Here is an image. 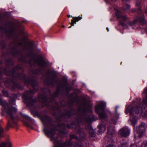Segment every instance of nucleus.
I'll return each instance as SVG.
<instances>
[{
    "label": "nucleus",
    "instance_id": "1",
    "mask_svg": "<svg viewBox=\"0 0 147 147\" xmlns=\"http://www.w3.org/2000/svg\"><path fill=\"white\" fill-rule=\"evenodd\" d=\"M145 96L143 100V104L142 107L140 104V100H138L131 105H129L125 110V113L127 114L129 113L130 115V119L132 123L135 125L137 122V118L134 116L135 115L141 114L145 115L146 113V108H147V89L145 88L142 94Z\"/></svg>",
    "mask_w": 147,
    "mask_h": 147
},
{
    "label": "nucleus",
    "instance_id": "2",
    "mask_svg": "<svg viewBox=\"0 0 147 147\" xmlns=\"http://www.w3.org/2000/svg\"><path fill=\"white\" fill-rule=\"evenodd\" d=\"M1 30L3 33L8 35L16 34L23 37L29 36L26 32L24 31L23 27L20 23L17 21H16L13 25H11L8 26L7 28H3Z\"/></svg>",
    "mask_w": 147,
    "mask_h": 147
},
{
    "label": "nucleus",
    "instance_id": "3",
    "mask_svg": "<svg viewBox=\"0 0 147 147\" xmlns=\"http://www.w3.org/2000/svg\"><path fill=\"white\" fill-rule=\"evenodd\" d=\"M1 104L4 109L7 116L10 118V119L8 121L7 127H11L13 124H16V121L13 115L17 111V109L16 107L9 106L5 100L3 101Z\"/></svg>",
    "mask_w": 147,
    "mask_h": 147
},
{
    "label": "nucleus",
    "instance_id": "4",
    "mask_svg": "<svg viewBox=\"0 0 147 147\" xmlns=\"http://www.w3.org/2000/svg\"><path fill=\"white\" fill-rule=\"evenodd\" d=\"M36 90L35 92L33 90H30L29 91H26L23 94L22 97L24 99V102L28 104L32 105L33 103L36 102V100L32 99V94H34L37 92Z\"/></svg>",
    "mask_w": 147,
    "mask_h": 147
},
{
    "label": "nucleus",
    "instance_id": "5",
    "mask_svg": "<svg viewBox=\"0 0 147 147\" xmlns=\"http://www.w3.org/2000/svg\"><path fill=\"white\" fill-rule=\"evenodd\" d=\"M116 15L118 19H120L119 22L120 25L125 29H128L127 25L123 21H125L129 19V18L126 15H122L121 12L119 10H117L116 11Z\"/></svg>",
    "mask_w": 147,
    "mask_h": 147
},
{
    "label": "nucleus",
    "instance_id": "6",
    "mask_svg": "<svg viewBox=\"0 0 147 147\" xmlns=\"http://www.w3.org/2000/svg\"><path fill=\"white\" fill-rule=\"evenodd\" d=\"M136 130L137 133L138 134V136L139 137H141L146 130L145 123H142L140 125L137 127Z\"/></svg>",
    "mask_w": 147,
    "mask_h": 147
},
{
    "label": "nucleus",
    "instance_id": "7",
    "mask_svg": "<svg viewBox=\"0 0 147 147\" xmlns=\"http://www.w3.org/2000/svg\"><path fill=\"white\" fill-rule=\"evenodd\" d=\"M129 130L127 128L123 127L120 130L119 134L121 137H126L129 135Z\"/></svg>",
    "mask_w": 147,
    "mask_h": 147
},
{
    "label": "nucleus",
    "instance_id": "8",
    "mask_svg": "<svg viewBox=\"0 0 147 147\" xmlns=\"http://www.w3.org/2000/svg\"><path fill=\"white\" fill-rule=\"evenodd\" d=\"M105 106V104L101 102L95 107V111L97 113H99L100 111H103Z\"/></svg>",
    "mask_w": 147,
    "mask_h": 147
},
{
    "label": "nucleus",
    "instance_id": "9",
    "mask_svg": "<svg viewBox=\"0 0 147 147\" xmlns=\"http://www.w3.org/2000/svg\"><path fill=\"white\" fill-rule=\"evenodd\" d=\"M84 121V120L83 119L81 120V121H80V119H78L77 120V121L79 124V125H76L75 124H72V126L73 128H75L77 130H78L77 132L80 134V135H82V133L83 132L82 131V129H79L80 127H79V125H80L81 123L82 122Z\"/></svg>",
    "mask_w": 147,
    "mask_h": 147
},
{
    "label": "nucleus",
    "instance_id": "10",
    "mask_svg": "<svg viewBox=\"0 0 147 147\" xmlns=\"http://www.w3.org/2000/svg\"><path fill=\"white\" fill-rule=\"evenodd\" d=\"M137 21V19H136L133 21H128L127 22V24L129 26L131 27L133 29H136L137 28L136 26Z\"/></svg>",
    "mask_w": 147,
    "mask_h": 147
},
{
    "label": "nucleus",
    "instance_id": "11",
    "mask_svg": "<svg viewBox=\"0 0 147 147\" xmlns=\"http://www.w3.org/2000/svg\"><path fill=\"white\" fill-rule=\"evenodd\" d=\"M99 128V132L100 133H103L106 130V125L103 123H101L98 126Z\"/></svg>",
    "mask_w": 147,
    "mask_h": 147
},
{
    "label": "nucleus",
    "instance_id": "12",
    "mask_svg": "<svg viewBox=\"0 0 147 147\" xmlns=\"http://www.w3.org/2000/svg\"><path fill=\"white\" fill-rule=\"evenodd\" d=\"M82 18V16H79L78 17H73V19L71 20V22L70 23L71 26H74V24H75L76 22H78Z\"/></svg>",
    "mask_w": 147,
    "mask_h": 147
},
{
    "label": "nucleus",
    "instance_id": "13",
    "mask_svg": "<svg viewBox=\"0 0 147 147\" xmlns=\"http://www.w3.org/2000/svg\"><path fill=\"white\" fill-rule=\"evenodd\" d=\"M85 120L88 124H90L93 121L92 117L89 116L88 115L86 116Z\"/></svg>",
    "mask_w": 147,
    "mask_h": 147
},
{
    "label": "nucleus",
    "instance_id": "14",
    "mask_svg": "<svg viewBox=\"0 0 147 147\" xmlns=\"http://www.w3.org/2000/svg\"><path fill=\"white\" fill-rule=\"evenodd\" d=\"M98 115L101 119L105 118L107 116V114L104 111L102 112L99 113Z\"/></svg>",
    "mask_w": 147,
    "mask_h": 147
},
{
    "label": "nucleus",
    "instance_id": "15",
    "mask_svg": "<svg viewBox=\"0 0 147 147\" xmlns=\"http://www.w3.org/2000/svg\"><path fill=\"white\" fill-rule=\"evenodd\" d=\"M108 137L110 138H111L112 136V134L111 132V129L110 127H107Z\"/></svg>",
    "mask_w": 147,
    "mask_h": 147
},
{
    "label": "nucleus",
    "instance_id": "16",
    "mask_svg": "<svg viewBox=\"0 0 147 147\" xmlns=\"http://www.w3.org/2000/svg\"><path fill=\"white\" fill-rule=\"evenodd\" d=\"M121 147H127V145L126 143H121ZM106 147H115V146L112 144H109Z\"/></svg>",
    "mask_w": 147,
    "mask_h": 147
},
{
    "label": "nucleus",
    "instance_id": "17",
    "mask_svg": "<svg viewBox=\"0 0 147 147\" xmlns=\"http://www.w3.org/2000/svg\"><path fill=\"white\" fill-rule=\"evenodd\" d=\"M89 133L90 136L91 137H94L95 136V134L94 130H93L91 128L90 129Z\"/></svg>",
    "mask_w": 147,
    "mask_h": 147
},
{
    "label": "nucleus",
    "instance_id": "18",
    "mask_svg": "<svg viewBox=\"0 0 147 147\" xmlns=\"http://www.w3.org/2000/svg\"><path fill=\"white\" fill-rule=\"evenodd\" d=\"M20 114L24 117L25 119L32 120V121H34V120L32 119L30 117H29L28 115L24 114H22L21 113H20Z\"/></svg>",
    "mask_w": 147,
    "mask_h": 147
},
{
    "label": "nucleus",
    "instance_id": "19",
    "mask_svg": "<svg viewBox=\"0 0 147 147\" xmlns=\"http://www.w3.org/2000/svg\"><path fill=\"white\" fill-rule=\"evenodd\" d=\"M139 20L140 22L143 24H144L145 22L144 18V16H142L141 17H140L139 18Z\"/></svg>",
    "mask_w": 147,
    "mask_h": 147
},
{
    "label": "nucleus",
    "instance_id": "20",
    "mask_svg": "<svg viewBox=\"0 0 147 147\" xmlns=\"http://www.w3.org/2000/svg\"><path fill=\"white\" fill-rule=\"evenodd\" d=\"M130 6L128 4H126L124 9V10H127L129 9L130 8Z\"/></svg>",
    "mask_w": 147,
    "mask_h": 147
},
{
    "label": "nucleus",
    "instance_id": "21",
    "mask_svg": "<svg viewBox=\"0 0 147 147\" xmlns=\"http://www.w3.org/2000/svg\"><path fill=\"white\" fill-rule=\"evenodd\" d=\"M9 101L11 103L14 104L15 102V98H10L9 100Z\"/></svg>",
    "mask_w": 147,
    "mask_h": 147
},
{
    "label": "nucleus",
    "instance_id": "22",
    "mask_svg": "<svg viewBox=\"0 0 147 147\" xmlns=\"http://www.w3.org/2000/svg\"><path fill=\"white\" fill-rule=\"evenodd\" d=\"M2 92L4 96L6 97H7L8 96V93L7 91L5 90H3L2 91Z\"/></svg>",
    "mask_w": 147,
    "mask_h": 147
},
{
    "label": "nucleus",
    "instance_id": "23",
    "mask_svg": "<svg viewBox=\"0 0 147 147\" xmlns=\"http://www.w3.org/2000/svg\"><path fill=\"white\" fill-rule=\"evenodd\" d=\"M6 144L5 142H3L0 145V147H6Z\"/></svg>",
    "mask_w": 147,
    "mask_h": 147
},
{
    "label": "nucleus",
    "instance_id": "24",
    "mask_svg": "<svg viewBox=\"0 0 147 147\" xmlns=\"http://www.w3.org/2000/svg\"><path fill=\"white\" fill-rule=\"evenodd\" d=\"M3 131V129L0 126V137L1 136V134Z\"/></svg>",
    "mask_w": 147,
    "mask_h": 147
},
{
    "label": "nucleus",
    "instance_id": "25",
    "mask_svg": "<svg viewBox=\"0 0 147 147\" xmlns=\"http://www.w3.org/2000/svg\"><path fill=\"white\" fill-rule=\"evenodd\" d=\"M111 123H113L114 125H115L116 123V121L115 120H112L111 121Z\"/></svg>",
    "mask_w": 147,
    "mask_h": 147
},
{
    "label": "nucleus",
    "instance_id": "26",
    "mask_svg": "<svg viewBox=\"0 0 147 147\" xmlns=\"http://www.w3.org/2000/svg\"><path fill=\"white\" fill-rule=\"evenodd\" d=\"M44 62V61L43 60H41L40 61H39V65L40 66H42V63Z\"/></svg>",
    "mask_w": 147,
    "mask_h": 147
},
{
    "label": "nucleus",
    "instance_id": "27",
    "mask_svg": "<svg viewBox=\"0 0 147 147\" xmlns=\"http://www.w3.org/2000/svg\"><path fill=\"white\" fill-rule=\"evenodd\" d=\"M142 146L144 147H147V142H144V144Z\"/></svg>",
    "mask_w": 147,
    "mask_h": 147
},
{
    "label": "nucleus",
    "instance_id": "28",
    "mask_svg": "<svg viewBox=\"0 0 147 147\" xmlns=\"http://www.w3.org/2000/svg\"><path fill=\"white\" fill-rule=\"evenodd\" d=\"M137 146L135 144H132L131 145L130 147H137Z\"/></svg>",
    "mask_w": 147,
    "mask_h": 147
},
{
    "label": "nucleus",
    "instance_id": "29",
    "mask_svg": "<svg viewBox=\"0 0 147 147\" xmlns=\"http://www.w3.org/2000/svg\"><path fill=\"white\" fill-rule=\"evenodd\" d=\"M138 12L139 13H141L142 12L141 8L140 7H139L138 8Z\"/></svg>",
    "mask_w": 147,
    "mask_h": 147
},
{
    "label": "nucleus",
    "instance_id": "30",
    "mask_svg": "<svg viewBox=\"0 0 147 147\" xmlns=\"http://www.w3.org/2000/svg\"><path fill=\"white\" fill-rule=\"evenodd\" d=\"M70 137L71 138H76L77 137L75 136L74 135H72L70 136Z\"/></svg>",
    "mask_w": 147,
    "mask_h": 147
},
{
    "label": "nucleus",
    "instance_id": "31",
    "mask_svg": "<svg viewBox=\"0 0 147 147\" xmlns=\"http://www.w3.org/2000/svg\"><path fill=\"white\" fill-rule=\"evenodd\" d=\"M140 4V3L139 2H137L136 4V5L137 6H138Z\"/></svg>",
    "mask_w": 147,
    "mask_h": 147
},
{
    "label": "nucleus",
    "instance_id": "32",
    "mask_svg": "<svg viewBox=\"0 0 147 147\" xmlns=\"http://www.w3.org/2000/svg\"><path fill=\"white\" fill-rule=\"evenodd\" d=\"M44 117H45L46 118H45V119L43 121H45L47 120V119L48 118V117H47V116H45Z\"/></svg>",
    "mask_w": 147,
    "mask_h": 147
},
{
    "label": "nucleus",
    "instance_id": "33",
    "mask_svg": "<svg viewBox=\"0 0 147 147\" xmlns=\"http://www.w3.org/2000/svg\"><path fill=\"white\" fill-rule=\"evenodd\" d=\"M43 99H44V100H43V101H42V102L45 104L47 101H45V98H44Z\"/></svg>",
    "mask_w": 147,
    "mask_h": 147
},
{
    "label": "nucleus",
    "instance_id": "34",
    "mask_svg": "<svg viewBox=\"0 0 147 147\" xmlns=\"http://www.w3.org/2000/svg\"><path fill=\"white\" fill-rule=\"evenodd\" d=\"M9 147H11V144L10 142H8Z\"/></svg>",
    "mask_w": 147,
    "mask_h": 147
},
{
    "label": "nucleus",
    "instance_id": "35",
    "mask_svg": "<svg viewBox=\"0 0 147 147\" xmlns=\"http://www.w3.org/2000/svg\"><path fill=\"white\" fill-rule=\"evenodd\" d=\"M104 0L107 3H109V0Z\"/></svg>",
    "mask_w": 147,
    "mask_h": 147
},
{
    "label": "nucleus",
    "instance_id": "36",
    "mask_svg": "<svg viewBox=\"0 0 147 147\" xmlns=\"http://www.w3.org/2000/svg\"><path fill=\"white\" fill-rule=\"evenodd\" d=\"M111 1L113 3H115L116 1V0H111Z\"/></svg>",
    "mask_w": 147,
    "mask_h": 147
},
{
    "label": "nucleus",
    "instance_id": "37",
    "mask_svg": "<svg viewBox=\"0 0 147 147\" xmlns=\"http://www.w3.org/2000/svg\"><path fill=\"white\" fill-rule=\"evenodd\" d=\"M117 108H118V107H116L115 108V112L116 113H117Z\"/></svg>",
    "mask_w": 147,
    "mask_h": 147
},
{
    "label": "nucleus",
    "instance_id": "38",
    "mask_svg": "<svg viewBox=\"0 0 147 147\" xmlns=\"http://www.w3.org/2000/svg\"><path fill=\"white\" fill-rule=\"evenodd\" d=\"M53 100V99H50V102H52V101Z\"/></svg>",
    "mask_w": 147,
    "mask_h": 147
},
{
    "label": "nucleus",
    "instance_id": "39",
    "mask_svg": "<svg viewBox=\"0 0 147 147\" xmlns=\"http://www.w3.org/2000/svg\"><path fill=\"white\" fill-rule=\"evenodd\" d=\"M67 127L69 128H71V127L69 126V125H67Z\"/></svg>",
    "mask_w": 147,
    "mask_h": 147
},
{
    "label": "nucleus",
    "instance_id": "40",
    "mask_svg": "<svg viewBox=\"0 0 147 147\" xmlns=\"http://www.w3.org/2000/svg\"><path fill=\"white\" fill-rule=\"evenodd\" d=\"M67 16L68 17V18H69L70 17V15H67Z\"/></svg>",
    "mask_w": 147,
    "mask_h": 147
},
{
    "label": "nucleus",
    "instance_id": "41",
    "mask_svg": "<svg viewBox=\"0 0 147 147\" xmlns=\"http://www.w3.org/2000/svg\"><path fill=\"white\" fill-rule=\"evenodd\" d=\"M71 26H71H69V27H68V28H71V26Z\"/></svg>",
    "mask_w": 147,
    "mask_h": 147
},
{
    "label": "nucleus",
    "instance_id": "42",
    "mask_svg": "<svg viewBox=\"0 0 147 147\" xmlns=\"http://www.w3.org/2000/svg\"><path fill=\"white\" fill-rule=\"evenodd\" d=\"M122 1H127V0H122Z\"/></svg>",
    "mask_w": 147,
    "mask_h": 147
},
{
    "label": "nucleus",
    "instance_id": "43",
    "mask_svg": "<svg viewBox=\"0 0 147 147\" xmlns=\"http://www.w3.org/2000/svg\"><path fill=\"white\" fill-rule=\"evenodd\" d=\"M62 27H63V28H64V27H65V26H64V25H63V26H62Z\"/></svg>",
    "mask_w": 147,
    "mask_h": 147
},
{
    "label": "nucleus",
    "instance_id": "44",
    "mask_svg": "<svg viewBox=\"0 0 147 147\" xmlns=\"http://www.w3.org/2000/svg\"><path fill=\"white\" fill-rule=\"evenodd\" d=\"M107 28V30L108 31H109V30H108V28Z\"/></svg>",
    "mask_w": 147,
    "mask_h": 147
},
{
    "label": "nucleus",
    "instance_id": "45",
    "mask_svg": "<svg viewBox=\"0 0 147 147\" xmlns=\"http://www.w3.org/2000/svg\"><path fill=\"white\" fill-rule=\"evenodd\" d=\"M54 96H55V95H54Z\"/></svg>",
    "mask_w": 147,
    "mask_h": 147
}]
</instances>
